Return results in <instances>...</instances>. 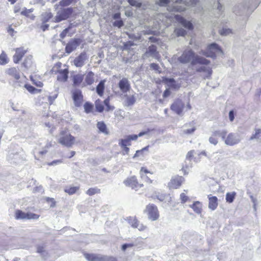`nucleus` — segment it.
<instances>
[{"instance_id":"nucleus-41","label":"nucleus","mask_w":261,"mask_h":261,"mask_svg":"<svg viewBox=\"0 0 261 261\" xmlns=\"http://www.w3.org/2000/svg\"><path fill=\"white\" fill-rule=\"evenodd\" d=\"M128 223L133 227L135 228L139 223V221L135 217H129L128 219Z\"/></svg>"},{"instance_id":"nucleus-40","label":"nucleus","mask_w":261,"mask_h":261,"mask_svg":"<svg viewBox=\"0 0 261 261\" xmlns=\"http://www.w3.org/2000/svg\"><path fill=\"white\" fill-rule=\"evenodd\" d=\"M136 243L135 242L124 244L121 246V250L123 251H125L126 249L132 248L133 247L136 246Z\"/></svg>"},{"instance_id":"nucleus-19","label":"nucleus","mask_w":261,"mask_h":261,"mask_svg":"<svg viewBox=\"0 0 261 261\" xmlns=\"http://www.w3.org/2000/svg\"><path fill=\"white\" fill-rule=\"evenodd\" d=\"M27 50L23 47L17 48L15 49V54L13 56V61L15 63H18L24 56Z\"/></svg>"},{"instance_id":"nucleus-38","label":"nucleus","mask_w":261,"mask_h":261,"mask_svg":"<svg viewBox=\"0 0 261 261\" xmlns=\"http://www.w3.org/2000/svg\"><path fill=\"white\" fill-rule=\"evenodd\" d=\"M84 108L86 113H89L92 111L93 105L89 102H86L84 105Z\"/></svg>"},{"instance_id":"nucleus-27","label":"nucleus","mask_w":261,"mask_h":261,"mask_svg":"<svg viewBox=\"0 0 261 261\" xmlns=\"http://www.w3.org/2000/svg\"><path fill=\"white\" fill-rule=\"evenodd\" d=\"M124 97L125 105L127 107L133 105L136 102V97L134 95L125 94Z\"/></svg>"},{"instance_id":"nucleus-58","label":"nucleus","mask_w":261,"mask_h":261,"mask_svg":"<svg viewBox=\"0 0 261 261\" xmlns=\"http://www.w3.org/2000/svg\"><path fill=\"white\" fill-rule=\"evenodd\" d=\"M62 162V160H55L51 162L48 163L47 164L49 166H55V165H57L58 164L61 163Z\"/></svg>"},{"instance_id":"nucleus-25","label":"nucleus","mask_w":261,"mask_h":261,"mask_svg":"<svg viewBox=\"0 0 261 261\" xmlns=\"http://www.w3.org/2000/svg\"><path fill=\"white\" fill-rule=\"evenodd\" d=\"M94 82V73L92 71H89L86 74L85 78V83L82 84V87L87 85H91Z\"/></svg>"},{"instance_id":"nucleus-49","label":"nucleus","mask_w":261,"mask_h":261,"mask_svg":"<svg viewBox=\"0 0 261 261\" xmlns=\"http://www.w3.org/2000/svg\"><path fill=\"white\" fill-rule=\"evenodd\" d=\"M95 107L97 112H102L103 111V106L102 104L100 103L98 101H96L95 103Z\"/></svg>"},{"instance_id":"nucleus-54","label":"nucleus","mask_w":261,"mask_h":261,"mask_svg":"<svg viewBox=\"0 0 261 261\" xmlns=\"http://www.w3.org/2000/svg\"><path fill=\"white\" fill-rule=\"evenodd\" d=\"M32 64V61L31 59H29L28 58L27 59H25L23 63V66L26 68H28L31 66V65Z\"/></svg>"},{"instance_id":"nucleus-16","label":"nucleus","mask_w":261,"mask_h":261,"mask_svg":"<svg viewBox=\"0 0 261 261\" xmlns=\"http://www.w3.org/2000/svg\"><path fill=\"white\" fill-rule=\"evenodd\" d=\"M124 184L125 186L129 187L136 190L142 187L143 186L142 184H140L138 182L137 178L135 176H132L127 178L124 181Z\"/></svg>"},{"instance_id":"nucleus-64","label":"nucleus","mask_w":261,"mask_h":261,"mask_svg":"<svg viewBox=\"0 0 261 261\" xmlns=\"http://www.w3.org/2000/svg\"><path fill=\"white\" fill-rule=\"evenodd\" d=\"M48 27H49V25L48 24H46V23H44L42 21V24L41 26V28L43 31H45V30H46Z\"/></svg>"},{"instance_id":"nucleus-55","label":"nucleus","mask_w":261,"mask_h":261,"mask_svg":"<svg viewBox=\"0 0 261 261\" xmlns=\"http://www.w3.org/2000/svg\"><path fill=\"white\" fill-rule=\"evenodd\" d=\"M180 199L181 203H185L188 199V197L184 193H182L180 195Z\"/></svg>"},{"instance_id":"nucleus-23","label":"nucleus","mask_w":261,"mask_h":261,"mask_svg":"<svg viewBox=\"0 0 261 261\" xmlns=\"http://www.w3.org/2000/svg\"><path fill=\"white\" fill-rule=\"evenodd\" d=\"M208 208L212 211L215 210L218 205V198L216 196L208 195Z\"/></svg>"},{"instance_id":"nucleus-31","label":"nucleus","mask_w":261,"mask_h":261,"mask_svg":"<svg viewBox=\"0 0 261 261\" xmlns=\"http://www.w3.org/2000/svg\"><path fill=\"white\" fill-rule=\"evenodd\" d=\"M193 211L197 214H199L202 210V204L199 201H196L193 204L190 205Z\"/></svg>"},{"instance_id":"nucleus-2","label":"nucleus","mask_w":261,"mask_h":261,"mask_svg":"<svg viewBox=\"0 0 261 261\" xmlns=\"http://www.w3.org/2000/svg\"><path fill=\"white\" fill-rule=\"evenodd\" d=\"M181 0H159L157 3L161 6L168 5L167 10L170 12H181L185 7L181 4Z\"/></svg>"},{"instance_id":"nucleus-11","label":"nucleus","mask_w":261,"mask_h":261,"mask_svg":"<svg viewBox=\"0 0 261 261\" xmlns=\"http://www.w3.org/2000/svg\"><path fill=\"white\" fill-rule=\"evenodd\" d=\"M6 73L16 80V82L14 83L15 88L21 86L20 83L18 81L20 79V71L18 68L15 67H11L6 70Z\"/></svg>"},{"instance_id":"nucleus-29","label":"nucleus","mask_w":261,"mask_h":261,"mask_svg":"<svg viewBox=\"0 0 261 261\" xmlns=\"http://www.w3.org/2000/svg\"><path fill=\"white\" fill-rule=\"evenodd\" d=\"M194 150H191L189 151L186 155V163H187V161H189L190 162L191 158L193 157L194 154ZM192 167V164L189 163V165H187L186 164L185 166L182 168V170H184L185 172L187 170L189 169V168Z\"/></svg>"},{"instance_id":"nucleus-62","label":"nucleus","mask_w":261,"mask_h":261,"mask_svg":"<svg viewBox=\"0 0 261 261\" xmlns=\"http://www.w3.org/2000/svg\"><path fill=\"white\" fill-rule=\"evenodd\" d=\"M150 68L154 70H158L159 69V66L158 64L155 63H151L150 64Z\"/></svg>"},{"instance_id":"nucleus-42","label":"nucleus","mask_w":261,"mask_h":261,"mask_svg":"<svg viewBox=\"0 0 261 261\" xmlns=\"http://www.w3.org/2000/svg\"><path fill=\"white\" fill-rule=\"evenodd\" d=\"M174 33L177 36H184L186 34V31L182 28H176L174 30Z\"/></svg>"},{"instance_id":"nucleus-37","label":"nucleus","mask_w":261,"mask_h":261,"mask_svg":"<svg viewBox=\"0 0 261 261\" xmlns=\"http://www.w3.org/2000/svg\"><path fill=\"white\" fill-rule=\"evenodd\" d=\"M236 195V193L234 192H232L231 193H227L226 194V202L230 203H232L234 200Z\"/></svg>"},{"instance_id":"nucleus-44","label":"nucleus","mask_w":261,"mask_h":261,"mask_svg":"<svg viewBox=\"0 0 261 261\" xmlns=\"http://www.w3.org/2000/svg\"><path fill=\"white\" fill-rule=\"evenodd\" d=\"M99 193H100V189L97 188H90L86 192V193L90 196H92L95 194Z\"/></svg>"},{"instance_id":"nucleus-1","label":"nucleus","mask_w":261,"mask_h":261,"mask_svg":"<svg viewBox=\"0 0 261 261\" xmlns=\"http://www.w3.org/2000/svg\"><path fill=\"white\" fill-rule=\"evenodd\" d=\"M177 60L182 64L191 62L193 66L197 64H207L210 63V61L198 55H195V53L191 49H185Z\"/></svg>"},{"instance_id":"nucleus-36","label":"nucleus","mask_w":261,"mask_h":261,"mask_svg":"<svg viewBox=\"0 0 261 261\" xmlns=\"http://www.w3.org/2000/svg\"><path fill=\"white\" fill-rule=\"evenodd\" d=\"M79 189V187H67L64 189V191L69 195H72L76 193Z\"/></svg>"},{"instance_id":"nucleus-45","label":"nucleus","mask_w":261,"mask_h":261,"mask_svg":"<svg viewBox=\"0 0 261 261\" xmlns=\"http://www.w3.org/2000/svg\"><path fill=\"white\" fill-rule=\"evenodd\" d=\"M232 33V31L229 28H223L220 30V34L223 36H227Z\"/></svg>"},{"instance_id":"nucleus-15","label":"nucleus","mask_w":261,"mask_h":261,"mask_svg":"<svg viewBox=\"0 0 261 261\" xmlns=\"http://www.w3.org/2000/svg\"><path fill=\"white\" fill-rule=\"evenodd\" d=\"M81 41L80 39H73L71 40L66 46V52L68 54L71 53L80 45Z\"/></svg>"},{"instance_id":"nucleus-35","label":"nucleus","mask_w":261,"mask_h":261,"mask_svg":"<svg viewBox=\"0 0 261 261\" xmlns=\"http://www.w3.org/2000/svg\"><path fill=\"white\" fill-rule=\"evenodd\" d=\"M227 132L226 130H217L213 132V136L214 137L219 136L221 138L222 140H223L224 137L226 136Z\"/></svg>"},{"instance_id":"nucleus-30","label":"nucleus","mask_w":261,"mask_h":261,"mask_svg":"<svg viewBox=\"0 0 261 261\" xmlns=\"http://www.w3.org/2000/svg\"><path fill=\"white\" fill-rule=\"evenodd\" d=\"M215 158L216 159V160L214 162L215 163H220L219 165L222 167H227V165L229 164V162L228 160L226 159L223 160V158L221 155H217Z\"/></svg>"},{"instance_id":"nucleus-53","label":"nucleus","mask_w":261,"mask_h":261,"mask_svg":"<svg viewBox=\"0 0 261 261\" xmlns=\"http://www.w3.org/2000/svg\"><path fill=\"white\" fill-rule=\"evenodd\" d=\"M209 142L211 144L214 145H216L218 143V139L213 135L210 137Z\"/></svg>"},{"instance_id":"nucleus-20","label":"nucleus","mask_w":261,"mask_h":261,"mask_svg":"<svg viewBox=\"0 0 261 261\" xmlns=\"http://www.w3.org/2000/svg\"><path fill=\"white\" fill-rule=\"evenodd\" d=\"M119 87L123 93H126L130 89V84L126 78H122L118 83Z\"/></svg>"},{"instance_id":"nucleus-33","label":"nucleus","mask_w":261,"mask_h":261,"mask_svg":"<svg viewBox=\"0 0 261 261\" xmlns=\"http://www.w3.org/2000/svg\"><path fill=\"white\" fill-rule=\"evenodd\" d=\"M74 0H61L58 4H56L54 6L56 10H57L60 6L66 7L70 5Z\"/></svg>"},{"instance_id":"nucleus-18","label":"nucleus","mask_w":261,"mask_h":261,"mask_svg":"<svg viewBox=\"0 0 261 261\" xmlns=\"http://www.w3.org/2000/svg\"><path fill=\"white\" fill-rule=\"evenodd\" d=\"M88 59L86 53H82L74 60V65L77 67H81L85 64V61Z\"/></svg>"},{"instance_id":"nucleus-39","label":"nucleus","mask_w":261,"mask_h":261,"mask_svg":"<svg viewBox=\"0 0 261 261\" xmlns=\"http://www.w3.org/2000/svg\"><path fill=\"white\" fill-rule=\"evenodd\" d=\"M261 138V129L255 128V133L250 137V140L259 139Z\"/></svg>"},{"instance_id":"nucleus-14","label":"nucleus","mask_w":261,"mask_h":261,"mask_svg":"<svg viewBox=\"0 0 261 261\" xmlns=\"http://www.w3.org/2000/svg\"><path fill=\"white\" fill-rule=\"evenodd\" d=\"M159 53L156 50V46L154 45L149 46L145 53L143 55V58L146 59L149 58H156Z\"/></svg>"},{"instance_id":"nucleus-4","label":"nucleus","mask_w":261,"mask_h":261,"mask_svg":"<svg viewBox=\"0 0 261 261\" xmlns=\"http://www.w3.org/2000/svg\"><path fill=\"white\" fill-rule=\"evenodd\" d=\"M199 54L207 57L215 58L217 55L223 54L220 47L216 43L209 44L205 50H201Z\"/></svg>"},{"instance_id":"nucleus-13","label":"nucleus","mask_w":261,"mask_h":261,"mask_svg":"<svg viewBox=\"0 0 261 261\" xmlns=\"http://www.w3.org/2000/svg\"><path fill=\"white\" fill-rule=\"evenodd\" d=\"M210 63H208V64ZM201 66L197 67L196 70L197 72L202 73L204 79L209 78L212 74V68L207 66V64H200Z\"/></svg>"},{"instance_id":"nucleus-8","label":"nucleus","mask_w":261,"mask_h":261,"mask_svg":"<svg viewBox=\"0 0 261 261\" xmlns=\"http://www.w3.org/2000/svg\"><path fill=\"white\" fill-rule=\"evenodd\" d=\"M145 212L149 220L155 221L159 217V213L156 206L153 204H149L146 206Z\"/></svg>"},{"instance_id":"nucleus-56","label":"nucleus","mask_w":261,"mask_h":261,"mask_svg":"<svg viewBox=\"0 0 261 261\" xmlns=\"http://www.w3.org/2000/svg\"><path fill=\"white\" fill-rule=\"evenodd\" d=\"M141 176L142 178L144 177V174L149 173L150 172L145 167H142L140 171Z\"/></svg>"},{"instance_id":"nucleus-3","label":"nucleus","mask_w":261,"mask_h":261,"mask_svg":"<svg viewBox=\"0 0 261 261\" xmlns=\"http://www.w3.org/2000/svg\"><path fill=\"white\" fill-rule=\"evenodd\" d=\"M57 138L60 144L67 147H71L75 142V138L66 130L61 132Z\"/></svg>"},{"instance_id":"nucleus-7","label":"nucleus","mask_w":261,"mask_h":261,"mask_svg":"<svg viewBox=\"0 0 261 261\" xmlns=\"http://www.w3.org/2000/svg\"><path fill=\"white\" fill-rule=\"evenodd\" d=\"M85 257L88 261H115L116 259L112 257H108L98 254L87 253L84 254Z\"/></svg>"},{"instance_id":"nucleus-59","label":"nucleus","mask_w":261,"mask_h":261,"mask_svg":"<svg viewBox=\"0 0 261 261\" xmlns=\"http://www.w3.org/2000/svg\"><path fill=\"white\" fill-rule=\"evenodd\" d=\"M136 228H138L139 230L140 231H143L145 230L146 228V226H144L142 224H140L139 222L135 227Z\"/></svg>"},{"instance_id":"nucleus-61","label":"nucleus","mask_w":261,"mask_h":261,"mask_svg":"<svg viewBox=\"0 0 261 261\" xmlns=\"http://www.w3.org/2000/svg\"><path fill=\"white\" fill-rule=\"evenodd\" d=\"M229 118L231 122L233 121L234 119V112L232 110L229 112Z\"/></svg>"},{"instance_id":"nucleus-24","label":"nucleus","mask_w":261,"mask_h":261,"mask_svg":"<svg viewBox=\"0 0 261 261\" xmlns=\"http://www.w3.org/2000/svg\"><path fill=\"white\" fill-rule=\"evenodd\" d=\"M68 78V69H61L58 71L57 80L61 82H65Z\"/></svg>"},{"instance_id":"nucleus-48","label":"nucleus","mask_w":261,"mask_h":261,"mask_svg":"<svg viewBox=\"0 0 261 261\" xmlns=\"http://www.w3.org/2000/svg\"><path fill=\"white\" fill-rule=\"evenodd\" d=\"M128 3L132 6H135L137 8L141 7V3L136 0H128Z\"/></svg>"},{"instance_id":"nucleus-10","label":"nucleus","mask_w":261,"mask_h":261,"mask_svg":"<svg viewBox=\"0 0 261 261\" xmlns=\"http://www.w3.org/2000/svg\"><path fill=\"white\" fill-rule=\"evenodd\" d=\"M39 218V215L31 212L25 213L20 210H17L15 212L16 219L37 220Z\"/></svg>"},{"instance_id":"nucleus-52","label":"nucleus","mask_w":261,"mask_h":261,"mask_svg":"<svg viewBox=\"0 0 261 261\" xmlns=\"http://www.w3.org/2000/svg\"><path fill=\"white\" fill-rule=\"evenodd\" d=\"M7 63V57L4 54L0 55V64L3 65Z\"/></svg>"},{"instance_id":"nucleus-17","label":"nucleus","mask_w":261,"mask_h":261,"mask_svg":"<svg viewBox=\"0 0 261 261\" xmlns=\"http://www.w3.org/2000/svg\"><path fill=\"white\" fill-rule=\"evenodd\" d=\"M184 104L180 99L176 100L171 106V109L178 115H180L182 112Z\"/></svg>"},{"instance_id":"nucleus-57","label":"nucleus","mask_w":261,"mask_h":261,"mask_svg":"<svg viewBox=\"0 0 261 261\" xmlns=\"http://www.w3.org/2000/svg\"><path fill=\"white\" fill-rule=\"evenodd\" d=\"M250 198L251 199V201L252 202L253 205V207L255 211H256V205H257V199L254 198L252 195L250 196Z\"/></svg>"},{"instance_id":"nucleus-5","label":"nucleus","mask_w":261,"mask_h":261,"mask_svg":"<svg viewBox=\"0 0 261 261\" xmlns=\"http://www.w3.org/2000/svg\"><path fill=\"white\" fill-rule=\"evenodd\" d=\"M73 12V8L71 7L61 8L58 10L54 21L59 22L68 18Z\"/></svg>"},{"instance_id":"nucleus-47","label":"nucleus","mask_w":261,"mask_h":261,"mask_svg":"<svg viewBox=\"0 0 261 261\" xmlns=\"http://www.w3.org/2000/svg\"><path fill=\"white\" fill-rule=\"evenodd\" d=\"M148 148V146H146L141 150H137L135 155H134L133 158H135L137 157H139L141 155H143V153L144 152V151H147Z\"/></svg>"},{"instance_id":"nucleus-32","label":"nucleus","mask_w":261,"mask_h":261,"mask_svg":"<svg viewBox=\"0 0 261 261\" xmlns=\"http://www.w3.org/2000/svg\"><path fill=\"white\" fill-rule=\"evenodd\" d=\"M105 80L101 81L96 87V92L100 96L103 95L105 89Z\"/></svg>"},{"instance_id":"nucleus-51","label":"nucleus","mask_w":261,"mask_h":261,"mask_svg":"<svg viewBox=\"0 0 261 261\" xmlns=\"http://www.w3.org/2000/svg\"><path fill=\"white\" fill-rule=\"evenodd\" d=\"M24 87L31 93H34L35 91L38 90L35 87L30 85L25 84Z\"/></svg>"},{"instance_id":"nucleus-34","label":"nucleus","mask_w":261,"mask_h":261,"mask_svg":"<svg viewBox=\"0 0 261 261\" xmlns=\"http://www.w3.org/2000/svg\"><path fill=\"white\" fill-rule=\"evenodd\" d=\"M97 127L98 128L100 132L102 133L105 135H108L109 134V132L107 130V126L103 122H97Z\"/></svg>"},{"instance_id":"nucleus-6","label":"nucleus","mask_w":261,"mask_h":261,"mask_svg":"<svg viewBox=\"0 0 261 261\" xmlns=\"http://www.w3.org/2000/svg\"><path fill=\"white\" fill-rule=\"evenodd\" d=\"M242 138L240 134L236 133H230L228 135L226 134L223 141L225 145L232 146L239 144Z\"/></svg>"},{"instance_id":"nucleus-12","label":"nucleus","mask_w":261,"mask_h":261,"mask_svg":"<svg viewBox=\"0 0 261 261\" xmlns=\"http://www.w3.org/2000/svg\"><path fill=\"white\" fill-rule=\"evenodd\" d=\"M71 94L75 106L80 107L83 100V95L81 90L79 89H73L71 91Z\"/></svg>"},{"instance_id":"nucleus-63","label":"nucleus","mask_w":261,"mask_h":261,"mask_svg":"<svg viewBox=\"0 0 261 261\" xmlns=\"http://www.w3.org/2000/svg\"><path fill=\"white\" fill-rule=\"evenodd\" d=\"M166 195L164 194H160L156 196V198L160 201H163L165 199Z\"/></svg>"},{"instance_id":"nucleus-9","label":"nucleus","mask_w":261,"mask_h":261,"mask_svg":"<svg viewBox=\"0 0 261 261\" xmlns=\"http://www.w3.org/2000/svg\"><path fill=\"white\" fill-rule=\"evenodd\" d=\"M147 133L146 132H140L137 135H128L125 139H122L119 141V145L121 147H127L131 145L130 141L132 140H136L139 137H142L145 135Z\"/></svg>"},{"instance_id":"nucleus-21","label":"nucleus","mask_w":261,"mask_h":261,"mask_svg":"<svg viewBox=\"0 0 261 261\" xmlns=\"http://www.w3.org/2000/svg\"><path fill=\"white\" fill-rule=\"evenodd\" d=\"M184 181V178L181 176L176 177L171 179L168 184L170 188L177 189L179 187Z\"/></svg>"},{"instance_id":"nucleus-50","label":"nucleus","mask_w":261,"mask_h":261,"mask_svg":"<svg viewBox=\"0 0 261 261\" xmlns=\"http://www.w3.org/2000/svg\"><path fill=\"white\" fill-rule=\"evenodd\" d=\"M113 24L114 27H117L119 28H120L124 25V23L123 21L121 19H120L119 20L115 21L113 22Z\"/></svg>"},{"instance_id":"nucleus-28","label":"nucleus","mask_w":261,"mask_h":261,"mask_svg":"<svg viewBox=\"0 0 261 261\" xmlns=\"http://www.w3.org/2000/svg\"><path fill=\"white\" fill-rule=\"evenodd\" d=\"M163 81L170 88L176 89L179 87L173 78L164 77Z\"/></svg>"},{"instance_id":"nucleus-26","label":"nucleus","mask_w":261,"mask_h":261,"mask_svg":"<svg viewBox=\"0 0 261 261\" xmlns=\"http://www.w3.org/2000/svg\"><path fill=\"white\" fill-rule=\"evenodd\" d=\"M84 79V75L81 74H75L72 76L73 86L74 87L79 86L82 83Z\"/></svg>"},{"instance_id":"nucleus-43","label":"nucleus","mask_w":261,"mask_h":261,"mask_svg":"<svg viewBox=\"0 0 261 261\" xmlns=\"http://www.w3.org/2000/svg\"><path fill=\"white\" fill-rule=\"evenodd\" d=\"M42 21L44 23L47 22L53 17V14L51 12H45L42 15Z\"/></svg>"},{"instance_id":"nucleus-60","label":"nucleus","mask_w":261,"mask_h":261,"mask_svg":"<svg viewBox=\"0 0 261 261\" xmlns=\"http://www.w3.org/2000/svg\"><path fill=\"white\" fill-rule=\"evenodd\" d=\"M57 94H56L53 96H49L48 97V101H49L50 105L53 103V102L55 100V99L57 98Z\"/></svg>"},{"instance_id":"nucleus-46","label":"nucleus","mask_w":261,"mask_h":261,"mask_svg":"<svg viewBox=\"0 0 261 261\" xmlns=\"http://www.w3.org/2000/svg\"><path fill=\"white\" fill-rule=\"evenodd\" d=\"M37 252L40 253L45 258L48 256L47 253L44 250V248L42 246H39L37 248Z\"/></svg>"},{"instance_id":"nucleus-22","label":"nucleus","mask_w":261,"mask_h":261,"mask_svg":"<svg viewBox=\"0 0 261 261\" xmlns=\"http://www.w3.org/2000/svg\"><path fill=\"white\" fill-rule=\"evenodd\" d=\"M176 20L181 23L185 28L189 29L192 30L193 28L192 23L189 21L186 20L182 17L179 15H175V16Z\"/></svg>"}]
</instances>
